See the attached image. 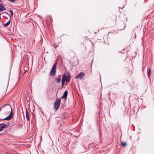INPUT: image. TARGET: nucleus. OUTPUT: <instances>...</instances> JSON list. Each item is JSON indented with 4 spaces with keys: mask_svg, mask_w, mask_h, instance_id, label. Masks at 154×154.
I'll use <instances>...</instances> for the list:
<instances>
[{
    "mask_svg": "<svg viewBox=\"0 0 154 154\" xmlns=\"http://www.w3.org/2000/svg\"><path fill=\"white\" fill-rule=\"evenodd\" d=\"M1 109H2V108H1L0 109V111L1 110Z\"/></svg>",
    "mask_w": 154,
    "mask_h": 154,
    "instance_id": "nucleus-17",
    "label": "nucleus"
},
{
    "mask_svg": "<svg viewBox=\"0 0 154 154\" xmlns=\"http://www.w3.org/2000/svg\"><path fill=\"white\" fill-rule=\"evenodd\" d=\"M62 86H63L64 84V83L65 82V79H64V76H63L62 80Z\"/></svg>",
    "mask_w": 154,
    "mask_h": 154,
    "instance_id": "nucleus-11",
    "label": "nucleus"
},
{
    "mask_svg": "<svg viewBox=\"0 0 154 154\" xmlns=\"http://www.w3.org/2000/svg\"><path fill=\"white\" fill-rule=\"evenodd\" d=\"M60 78H56V80L57 81V82H60L61 81V75H60Z\"/></svg>",
    "mask_w": 154,
    "mask_h": 154,
    "instance_id": "nucleus-13",
    "label": "nucleus"
},
{
    "mask_svg": "<svg viewBox=\"0 0 154 154\" xmlns=\"http://www.w3.org/2000/svg\"><path fill=\"white\" fill-rule=\"evenodd\" d=\"M64 76V79H65V81L67 82H69L70 81V78L69 75L65 77V75Z\"/></svg>",
    "mask_w": 154,
    "mask_h": 154,
    "instance_id": "nucleus-10",
    "label": "nucleus"
},
{
    "mask_svg": "<svg viewBox=\"0 0 154 154\" xmlns=\"http://www.w3.org/2000/svg\"><path fill=\"white\" fill-rule=\"evenodd\" d=\"M0 2H2V1L1 0H0Z\"/></svg>",
    "mask_w": 154,
    "mask_h": 154,
    "instance_id": "nucleus-18",
    "label": "nucleus"
},
{
    "mask_svg": "<svg viewBox=\"0 0 154 154\" xmlns=\"http://www.w3.org/2000/svg\"><path fill=\"white\" fill-rule=\"evenodd\" d=\"M7 126V125L3 123L0 124V132L4 128H6Z\"/></svg>",
    "mask_w": 154,
    "mask_h": 154,
    "instance_id": "nucleus-5",
    "label": "nucleus"
},
{
    "mask_svg": "<svg viewBox=\"0 0 154 154\" xmlns=\"http://www.w3.org/2000/svg\"><path fill=\"white\" fill-rule=\"evenodd\" d=\"M8 1L11 2H14L16 1V0H8Z\"/></svg>",
    "mask_w": 154,
    "mask_h": 154,
    "instance_id": "nucleus-16",
    "label": "nucleus"
},
{
    "mask_svg": "<svg viewBox=\"0 0 154 154\" xmlns=\"http://www.w3.org/2000/svg\"><path fill=\"white\" fill-rule=\"evenodd\" d=\"M57 63H55L53 65L50 72V75L54 76L55 75L56 71Z\"/></svg>",
    "mask_w": 154,
    "mask_h": 154,
    "instance_id": "nucleus-3",
    "label": "nucleus"
},
{
    "mask_svg": "<svg viewBox=\"0 0 154 154\" xmlns=\"http://www.w3.org/2000/svg\"><path fill=\"white\" fill-rule=\"evenodd\" d=\"M85 73L84 72H81L75 77V79H79L80 80H82L83 78L85 76Z\"/></svg>",
    "mask_w": 154,
    "mask_h": 154,
    "instance_id": "nucleus-4",
    "label": "nucleus"
},
{
    "mask_svg": "<svg viewBox=\"0 0 154 154\" xmlns=\"http://www.w3.org/2000/svg\"><path fill=\"white\" fill-rule=\"evenodd\" d=\"M150 68H149L148 69V76H149L150 75Z\"/></svg>",
    "mask_w": 154,
    "mask_h": 154,
    "instance_id": "nucleus-14",
    "label": "nucleus"
},
{
    "mask_svg": "<svg viewBox=\"0 0 154 154\" xmlns=\"http://www.w3.org/2000/svg\"><path fill=\"white\" fill-rule=\"evenodd\" d=\"M11 22V19L9 20L7 22L4 24V26L6 27L8 26L10 23Z\"/></svg>",
    "mask_w": 154,
    "mask_h": 154,
    "instance_id": "nucleus-12",
    "label": "nucleus"
},
{
    "mask_svg": "<svg viewBox=\"0 0 154 154\" xmlns=\"http://www.w3.org/2000/svg\"><path fill=\"white\" fill-rule=\"evenodd\" d=\"M68 94V92L67 91H65L63 96L61 97V99L65 98V101H66V97Z\"/></svg>",
    "mask_w": 154,
    "mask_h": 154,
    "instance_id": "nucleus-6",
    "label": "nucleus"
},
{
    "mask_svg": "<svg viewBox=\"0 0 154 154\" xmlns=\"http://www.w3.org/2000/svg\"><path fill=\"white\" fill-rule=\"evenodd\" d=\"M10 106V107L11 108V110L10 114L6 118H4V119H1L0 120V121L1 120H10L11 118H12L13 116V112H12V109L11 107L8 104H6L5 105V106Z\"/></svg>",
    "mask_w": 154,
    "mask_h": 154,
    "instance_id": "nucleus-2",
    "label": "nucleus"
},
{
    "mask_svg": "<svg viewBox=\"0 0 154 154\" xmlns=\"http://www.w3.org/2000/svg\"><path fill=\"white\" fill-rule=\"evenodd\" d=\"M61 103L60 99H56L54 103V108L56 110H57L59 108Z\"/></svg>",
    "mask_w": 154,
    "mask_h": 154,
    "instance_id": "nucleus-1",
    "label": "nucleus"
},
{
    "mask_svg": "<svg viewBox=\"0 0 154 154\" xmlns=\"http://www.w3.org/2000/svg\"><path fill=\"white\" fill-rule=\"evenodd\" d=\"M122 145L123 146H125L126 145V143L125 142H122Z\"/></svg>",
    "mask_w": 154,
    "mask_h": 154,
    "instance_id": "nucleus-15",
    "label": "nucleus"
},
{
    "mask_svg": "<svg viewBox=\"0 0 154 154\" xmlns=\"http://www.w3.org/2000/svg\"><path fill=\"white\" fill-rule=\"evenodd\" d=\"M6 10L5 8L2 3H0V11H2Z\"/></svg>",
    "mask_w": 154,
    "mask_h": 154,
    "instance_id": "nucleus-7",
    "label": "nucleus"
},
{
    "mask_svg": "<svg viewBox=\"0 0 154 154\" xmlns=\"http://www.w3.org/2000/svg\"><path fill=\"white\" fill-rule=\"evenodd\" d=\"M26 119L28 120H29V114L28 112V111L27 109V108L26 107Z\"/></svg>",
    "mask_w": 154,
    "mask_h": 154,
    "instance_id": "nucleus-8",
    "label": "nucleus"
},
{
    "mask_svg": "<svg viewBox=\"0 0 154 154\" xmlns=\"http://www.w3.org/2000/svg\"><path fill=\"white\" fill-rule=\"evenodd\" d=\"M10 12L11 15H10L7 12H4V13L7 14L10 17V19H11V17H12L13 16V12L12 10H11L10 11H9Z\"/></svg>",
    "mask_w": 154,
    "mask_h": 154,
    "instance_id": "nucleus-9",
    "label": "nucleus"
}]
</instances>
